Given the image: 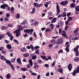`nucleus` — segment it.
Wrapping results in <instances>:
<instances>
[{"instance_id": "f257e3e1", "label": "nucleus", "mask_w": 79, "mask_h": 79, "mask_svg": "<svg viewBox=\"0 0 79 79\" xmlns=\"http://www.w3.org/2000/svg\"><path fill=\"white\" fill-rule=\"evenodd\" d=\"M79 48V45H77L73 49V51L75 52V56H79V52L78 50V49Z\"/></svg>"}, {"instance_id": "f03ea898", "label": "nucleus", "mask_w": 79, "mask_h": 79, "mask_svg": "<svg viewBox=\"0 0 79 79\" xmlns=\"http://www.w3.org/2000/svg\"><path fill=\"white\" fill-rule=\"evenodd\" d=\"M77 73H79V66H77L76 69L74 70L72 74L73 76H75Z\"/></svg>"}, {"instance_id": "7ed1b4c3", "label": "nucleus", "mask_w": 79, "mask_h": 79, "mask_svg": "<svg viewBox=\"0 0 79 79\" xmlns=\"http://www.w3.org/2000/svg\"><path fill=\"white\" fill-rule=\"evenodd\" d=\"M33 31L34 30L33 29L31 30L26 29L24 30V32H26V33H28V34H29L30 35H32Z\"/></svg>"}, {"instance_id": "20e7f679", "label": "nucleus", "mask_w": 79, "mask_h": 79, "mask_svg": "<svg viewBox=\"0 0 79 79\" xmlns=\"http://www.w3.org/2000/svg\"><path fill=\"white\" fill-rule=\"evenodd\" d=\"M56 4L57 5L56 8L57 9L56 12L57 14H56V15H58V14L60 13V6H59V5H58V3H56Z\"/></svg>"}, {"instance_id": "39448f33", "label": "nucleus", "mask_w": 79, "mask_h": 79, "mask_svg": "<svg viewBox=\"0 0 79 79\" xmlns=\"http://www.w3.org/2000/svg\"><path fill=\"white\" fill-rule=\"evenodd\" d=\"M6 34L10 38V40H11V41H12V40H13V39L14 38V37L13 36V35H12V34H11L10 33V32H7L6 33Z\"/></svg>"}, {"instance_id": "423d86ee", "label": "nucleus", "mask_w": 79, "mask_h": 79, "mask_svg": "<svg viewBox=\"0 0 79 79\" xmlns=\"http://www.w3.org/2000/svg\"><path fill=\"white\" fill-rule=\"evenodd\" d=\"M63 38H60L58 40V41L56 44H61L63 43Z\"/></svg>"}, {"instance_id": "0eeeda50", "label": "nucleus", "mask_w": 79, "mask_h": 79, "mask_svg": "<svg viewBox=\"0 0 79 79\" xmlns=\"http://www.w3.org/2000/svg\"><path fill=\"white\" fill-rule=\"evenodd\" d=\"M68 4V2L67 1H64L60 2V4L61 5L63 6H64L65 5H66L67 4Z\"/></svg>"}, {"instance_id": "6e6552de", "label": "nucleus", "mask_w": 79, "mask_h": 79, "mask_svg": "<svg viewBox=\"0 0 79 79\" xmlns=\"http://www.w3.org/2000/svg\"><path fill=\"white\" fill-rule=\"evenodd\" d=\"M68 68L69 71H71L73 69V65H72V64H69L68 66Z\"/></svg>"}, {"instance_id": "1a4fd4ad", "label": "nucleus", "mask_w": 79, "mask_h": 79, "mask_svg": "<svg viewBox=\"0 0 79 79\" xmlns=\"http://www.w3.org/2000/svg\"><path fill=\"white\" fill-rule=\"evenodd\" d=\"M42 3L38 4L37 3H34V6H35V7H40V6H42Z\"/></svg>"}, {"instance_id": "9d476101", "label": "nucleus", "mask_w": 79, "mask_h": 79, "mask_svg": "<svg viewBox=\"0 0 79 79\" xmlns=\"http://www.w3.org/2000/svg\"><path fill=\"white\" fill-rule=\"evenodd\" d=\"M8 5L6 4H4V5H2L0 6V8L2 9H5V8L8 7Z\"/></svg>"}, {"instance_id": "9b49d317", "label": "nucleus", "mask_w": 79, "mask_h": 79, "mask_svg": "<svg viewBox=\"0 0 79 79\" xmlns=\"http://www.w3.org/2000/svg\"><path fill=\"white\" fill-rule=\"evenodd\" d=\"M78 31H79V28H77L76 30L74 31L73 32L74 33V34L75 35H78V33H77Z\"/></svg>"}, {"instance_id": "f8f14e48", "label": "nucleus", "mask_w": 79, "mask_h": 79, "mask_svg": "<svg viewBox=\"0 0 79 79\" xmlns=\"http://www.w3.org/2000/svg\"><path fill=\"white\" fill-rule=\"evenodd\" d=\"M19 31L18 30H17L14 31L13 32L14 33H16V37H19Z\"/></svg>"}, {"instance_id": "ddd939ff", "label": "nucleus", "mask_w": 79, "mask_h": 79, "mask_svg": "<svg viewBox=\"0 0 79 79\" xmlns=\"http://www.w3.org/2000/svg\"><path fill=\"white\" fill-rule=\"evenodd\" d=\"M58 71L59 72L60 74H63V69L61 68H60L58 69Z\"/></svg>"}, {"instance_id": "4468645a", "label": "nucleus", "mask_w": 79, "mask_h": 79, "mask_svg": "<svg viewBox=\"0 0 79 79\" xmlns=\"http://www.w3.org/2000/svg\"><path fill=\"white\" fill-rule=\"evenodd\" d=\"M23 29H24L23 27L21 25H19V29L17 30V31H20L23 30Z\"/></svg>"}, {"instance_id": "2eb2a0df", "label": "nucleus", "mask_w": 79, "mask_h": 79, "mask_svg": "<svg viewBox=\"0 0 79 79\" xmlns=\"http://www.w3.org/2000/svg\"><path fill=\"white\" fill-rule=\"evenodd\" d=\"M17 61L19 64H20V65H21V64H22V63H21V59H20V58H18L17 59Z\"/></svg>"}, {"instance_id": "dca6fc26", "label": "nucleus", "mask_w": 79, "mask_h": 79, "mask_svg": "<svg viewBox=\"0 0 79 79\" xmlns=\"http://www.w3.org/2000/svg\"><path fill=\"white\" fill-rule=\"evenodd\" d=\"M34 54H31V56H33L32 57V60H34L37 58V56L35 55V56H34Z\"/></svg>"}, {"instance_id": "f3484780", "label": "nucleus", "mask_w": 79, "mask_h": 79, "mask_svg": "<svg viewBox=\"0 0 79 79\" xmlns=\"http://www.w3.org/2000/svg\"><path fill=\"white\" fill-rule=\"evenodd\" d=\"M62 32H63V33L62 34V36L65 37L66 38H68V37L66 36V32L64 31H63Z\"/></svg>"}, {"instance_id": "a211bd4d", "label": "nucleus", "mask_w": 79, "mask_h": 79, "mask_svg": "<svg viewBox=\"0 0 79 79\" xmlns=\"http://www.w3.org/2000/svg\"><path fill=\"white\" fill-rule=\"evenodd\" d=\"M50 3H51V2L50 1L47 2L46 4L44 5L45 8H48V5H49V4H50Z\"/></svg>"}, {"instance_id": "6ab92c4d", "label": "nucleus", "mask_w": 79, "mask_h": 79, "mask_svg": "<svg viewBox=\"0 0 79 79\" xmlns=\"http://www.w3.org/2000/svg\"><path fill=\"white\" fill-rule=\"evenodd\" d=\"M73 60L75 62H78L79 61V58L78 57H75L74 58Z\"/></svg>"}, {"instance_id": "aec40b11", "label": "nucleus", "mask_w": 79, "mask_h": 79, "mask_svg": "<svg viewBox=\"0 0 79 79\" xmlns=\"http://www.w3.org/2000/svg\"><path fill=\"white\" fill-rule=\"evenodd\" d=\"M69 46H67L66 47V48L65 49V50L67 52H69Z\"/></svg>"}, {"instance_id": "412c9836", "label": "nucleus", "mask_w": 79, "mask_h": 79, "mask_svg": "<svg viewBox=\"0 0 79 79\" xmlns=\"http://www.w3.org/2000/svg\"><path fill=\"white\" fill-rule=\"evenodd\" d=\"M29 56V54L28 53H26L25 54H24L23 55V56L25 57V58H26L27 57H28Z\"/></svg>"}, {"instance_id": "4be33fe9", "label": "nucleus", "mask_w": 79, "mask_h": 79, "mask_svg": "<svg viewBox=\"0 0 79 79\" xmlns=\"http://www.w3.org/2000/svg\"><path fill=\"white\" fill-rule=\"evenodd\" d=\"M6 48L9 50H10L11 48V46L10 44L7 45L6 46Z\"/></svg>"}, {"instance_id": "5701e85b", "label": "nucleus", "mask_w": 79, "mask_h": 79, "mask_svg": "<svg viewBox=\"0 0 79 79\" xmlns=\"http://www.w3.org/2000/svg\"><path fill=\"white\" fill-rule=\"evenodd\" d=\"M29 64L31 66H32L33 63L32 62V61L31 59H30L29 60Z\"/></svg>"}, {"instance_id": "b1692460", "label": "nucleus", "mask_w": 79, "mask_h": 79, "mask_svg": "<svg viewBox=\"0 0 79 79\" xmlns=\"http://www.w3.org/2000/svg\"><path fill=\"white\" fill-rule=\"evenodd\" d=\"M39 68V65H38L37 64H36L34 66V68L35 69H38Z\"/></svg>"}, {"instance_id": "393cba45", "label": "nucleus", "mask_w": 79, "mask_h": 79, "mask_svg": "<svg viewBox=\"0 0 79 79\" xmlns=\"http://www.w3.org/2000/svg\"><path fill=\"white\" fill-rule=\"evenodd\" d=\"M75 6H76V5L74 3H72L71 4V5H70V6L71 8H75Z\"/></svg>"}, {"instance_id": "a878e982", "label": "nucleus", "mask_w": 79, "mask_h": 79, "mask_svg": "<svg viewBox=\"0 0 79 79\" xmlns=\"http://www.w3.org/2000/svg\"><path fill=\"white\" fill-rule=\"evenodd\" d=\"M56 18H54L51 21V23H55L56 22Z\"/></svg>"}, {"instance_id": "bb28decb", "label": "nucleus", "mask_w": 79, "mask_h": 79, "mask_svg": "<svg viewBox=\"0 0 79 79\" xmlns=\"http://www.w3.org/2000/svg\"><path fill=\"white\" fill-rule=\"evenodd\" d=\"M5 37V35H0V40H2V39Z\"/></svg>"}, {"instance_id": "cd10ccee", "label": "nucleus", "mask_w": 79, "mask_h": 79, "mask_svg": "<svg viewBox=\"0 0 79 79\" xmlns=\"http://www.w3.org/2000/svg\"><path fill=\"white\" fill-rule=\"evenodd\" d=\"M75 10L76 11H79V6L75 7Z\"/></svg>"}, {"instance_id": "c85d7f7f", "label": "nucleus", "mask_w": 79, "mask_h": 79, "mask_svg": "<svg viewBox=\"0 0 79 79\" xmlns=\"http://www.w3.org/2000/svg\"><path fill=\"white\" fill-rule=\"evenodd\" d=\"M15 10L14 9V8L13 7H11V13L12 14H13L14 13V11Z\"/></svg>"}, {"instance_id": "c756f323", "label": "nucleus", "mask_w": 79, "mask_h": 79, "mask_svg": "<svg viewBox=\"0 0 79 79\" xmlns=\"http://www.w3.org/2000/svg\"><path fill=\"white\" fill-rule=\"evenodd\" d=\"M35 11V8H33L32 9V11L31 12V13H32V14H33V13H34Z\"/></svg>"}, {"instance_id": "7c9ffc66", "label": "nucleus", "mask_w": 79, "mask_h": 79, "mask_svg": "<svg viewBox=\"0 0 79 79\" xmlns=\"http://www.w3.org/2000/svg\"><path fill=\"white\" fill-rule=\"evenodd\" d=\"M35 54H38V55L39 54V49H37L35 51Z\"/></svg>"}, {"instance_id": "2f4dec72", "label": "nucleus", "mask_w": 79, "mask_h": 79, "mask_svg": "<svg viewBox=\"0 0 79 79\" xmlns=\"http://www.w3.org/2000/svg\"><path fill=\"white\" fill-rule=\"evenodd\" d=\"M10 66L11 67L12 70H15V67L12 64H11Z\"/></svg>"}, {"instance_id": "473e14b6", "label": "nucleus", "mask_w": 79, "mask_h": 79, "mask_svg": "<svg viewBox=\"0 0 79 79\" xmlns=\"http://www.w3.org/2000/svg\"><path fill=\"white\" fill-rule=\"evenodd\" d=\"M6 62L7 64H9L10 66L11 64V62L8 60H6Z\"/></svg>"}, {"instance_id": "72a5a7b5", "label": "nucleus", "mask_w": 79, "mask_h": 79, "mask_svg": "<svg viewBox=\"0 0 79 79\" xmlns=\"http://www.w3.org/2000/svg\"><path fill=\"white\" fill-rule=\"evenodd\" d=\"M1 60H4V61H5L6 60V59H5V58L3 56H1Z\"/></svg>"}, {"instance_id": "f704fd0d", "label": "nucleus", "mask_w": 79, "mask_h": 79, "mask_svg": "<svg viewBox=\"0 0 79 79\" xmlns=\"http://www.w3.org/2000/svg\"><path fill=\"white\" fill-rule=\"evenodd\" d=\"M21 70L23 71H27V69L24 68L21 69Z\"/></svg>"}, {"instance_id": "c9c22d12", "label": "nucleus", "mask_w": 79, "mask_h": 79, "mask_svg": "<svg viewBox=\"0 0 79 79\" xmlns=\"http://www.w3.org/2000/svg\"><path fill=\"white\" fill-rule=\"evenodd\" d=\"M66 13L64 12L63 13V14H62V17L63 18H64V17H66Z\"/></svg>"}, {"instance_id": "e433bc0d", "label": "nucleus", "mask_w": 79, "mask_h": 79, "mask_svg": "<svg viewBox=\"0 0 79 79\" xmlns=\"http://www.w3.org/2000/svg\"><path fill=\"white\" fill-rule=\"evenodd\" d=\"M10 74H8L6 76V78L7 79H10Z\"/></svg>"}, {"instance_id": "4c0bfd02", "label": "nucleus", "mask_w": 79, "mask_h": 79, "mask_svg": "<svg viewBox=\"0 0 79 79\" xmlns=\"http://www.w3.org/2000/svg\"><path fill=\"white\" fill-rule=\"evenodd\" d=\"M38 24L39 23L37 21L33 23L34 25L35 26H37Z\"/></svg>"}, {"instance_id": "58836bf2", "label": "nucleus", "mask_w": 79, "mask_h": 79, "mask_svg": "<svg viewBox=\"0 0 79 79\" xmlns=\"http://www.w3.org/2000/svg\"><path fill=\"white\" fill-rule=\"evenodd\" d=\"M41 57L43 60H44H44H45V61H46V57H45V56H41Z\"/></svg>"}, {"instance_id": "ea45409f", "label": "nucleus", "mask_w": 79, "mask_h": 79, "mask_svg": "<svg viewBox=\"0 0 79 79\" xmlns=\"http://www.w3.org/2000/svg\"><path fill=\"white\" fill-rule=\"evenodd\" d=\"M23 49H21V52H26V49L25 48H23Z\"/></svg>"}, {"instance_id": "a19ab883", "label": "nucleus", "mask_w": 79, "mask_h": 79, "mask_svg": "<svg viewBox=\"0 0 79 79\" xmlns=\"http://www.w3.org/2000/svg\"><path fill=\"white\" fill-rule=\"evenodd\" d=\"M48 58H46V61H48V60H51V59H52V58L50 56H48Z\"/></svg>"}, {"instance_id": "79ce46f5", "label": "nucleus", "mask_w": 79, "mask_h": 79, "mask_svg": "<svg viewBox=\"0 0 79 79\" xmlns=\"http://www.w3.org/2000/svg\"><path fill=\"white\" fill-rule=\"evenodd\" d=\"M14 42H15L16 44H19L18 41L16 40H14Z\"/></svg>"}, {"instance_id": "37998d69", "label": "nucleus", "mask_w": 79, "mask_h": 79, "mask_svg": "<svg viewBox=\"0 0 79 79\" xmlns=\"http://www.w3.org/2000/svg\"><path fill=\"white\" fill-rule=\"evenodd\" d=\"M50 27H51V28L52 29H53L54 28V25L53 24H51L50 25Z\"/></svg>"}, {"instance_id": "c03bdc74", "label": "nucleus", "mask_w": 79, "mask_h": 79, "mask_svg": "<svg viewBox=\"0 0 79 79\" xmlns=\"http://www.w3.org/2000/svg\"><path fill=\"white\" fill-rule=\"evenodd\" d=\"M20 17V15L19 14H17V16L16 17V18L17 19H19V17Z\"/></svg>"}, {"instance_id": "a18cd8bd", "label": "nucleus", "mask_w": 79, "mask_h": 79, "mask_svg": "<svg viewBox=\"0 0 79 79\" xmlns=\"http://www.w3.org/2000/svg\"><path fill=\"white\" fill-rule=\"evenodd\" d=\"M78 38L77 37H76L74 38H73L72 39V40H77L78 39Z\"/></svg>"}, {"instance_id": "49530a36", "label": "nucleus", "mask_w": 79, "mask_h": 79, "mask_svg": "<svg viewBox=\"0 0 79 79\" xmlns=\"http://www.w3.org/2000/svg\"><path fill=\"white\" fill-rule=\"evenodd\" d=\"M15 60H16V59L14 58L12 59L11 60V61L12 62V63H14L15 61Z\"/></svg>"}, {"instance_id": "de8ad7c7", "label": "nucleus", "mask_w": 79, "mask_h": 79, "mask_svg": "<svg viewBox=\"0 0 79 79\" xmlns=\"http://www.w3.org/2000/svg\"><path fill=\"white\" fill-rule=\"evenodd\" d=\"M4 20L5 21H8L9 20L8 18L7 17H5L4 18Z\"/></svg>"}, {"instance_id": "09e8293b", "label": "nucleus", "mask_w": 79, "mask_h": 79, "mask_svg": "<svg viewBox=\"0 0 79 79\" xmlns=\"http://www.w3.org/2000/svg\"><path fill=\"white\" fill-rule=\"evenodd\" d=\"M51 43L55 44V40H51Z\"/></svg>"}, {"instance_id": "8fccbe9b", "label": "nucleus", "mask_w": 79, "mask_h": 79, "mask_svg": "<svg viewBox=\"0 0 79 79\" xmlns=\"http://www.w3.org/2000/svg\"><path fill=\"white\" fill-rule=\"evenodd\" d=\"M27 21L26 20H24L23 22L21 23V25H23V24H25V23H27Z\"/></svg>"}, {"instance_id": "3c124183", "label": "nucleus", "mask_w": 79, "mask_h": 79, "mask_svg": "<svg viewBox=\"0 0 79 79\" xmlns=\"http://www.w3.org/2000/svg\"><path fill=\"white\" fill-rule=\"evenodd\" d=\"M7 28V27L6 28L5 26H3L2 27V29L3 30H4V29H6Z\"/></svg>"}, {"instance_id": "603ef678", "label": "nucleus", "mask_w": 79, "mask_h": 79, "mask_svg": "<svg viewBox=\"0 0 79 79\" xmlns=\"http://www.w3.org/2000/svg\"><path fill=\"white\" fill-rule=\"evenodd\" d=\"M72 17H69V18H68V21H71V20H72Z\"/></svg>"}, {"instance_id": "864d4df0", "label": "nucleus", "mask_w": 79, "mask_h": 79, "mask_svg": "<svg viewBox=\"0 0 79 79\" xmlns=\"http://www.w3.org/2000/svg\"><path fill=\"white\" fill-rule=\"evenodd\" d=\"M30 48H31L32 49V51L33 52V51H34V47H33V46H32V45H31Z\"/></svg>"}, {"instance_id": "5fc2aeb1", "label": "nucleus", "mask_w": 79, "mask_h": 79, "mask_svg": "<svg viewBox=\"0 0 79 79\" xmlns=\"http://www.w3.org/2000/svg\"><path fill=\"white\" fill-rule=\"evenodd\" d=\"M48 15L51 16V15H52V12H49L48 13Z\"/></svg>"}, {"instance_id": "6e6d98bb", "label": "nucleus", "mask_w": 79, "mask_h": 79, "mask_svg": "<svg viewBox=\"0 0 79 79\" xmlns=\"http://www.w3.org/2000/svg\"><path fill=\"white\" fill-rule=\"evenodd\" d=\"M51 31V30L50 29H48L46 30L45 32H48V31Z\"/></svg>"}, {"instance_id": "4d7b16f0", "label": "nucleus", "mask_w": 79, "mask_h": 79, "mask_svg": "<svg viewBox=\"0 0 79 79\" xmlns=\"http://www.w3.org/2000/svg\"><path fill=\"white\" fill-rule=\"evenodd\" d=\"M55 65V62L54 61L53 62L52 64L51 65L52 66H54Z\"/></svg>"}, {"instance_id": "13d9d810", "label": "nucleus", "mask_w": 79, "mask_h": 79, "mask_svg": "<svg viewBox=\"0 0 79 79\" xmlns=\"http://www.w3.org/2000/svg\"><path fill=\"white\" fill-rule=\"evenodd\" d=\"M8 27H13V25L11 24H8Z\"/></svg>"}, {"instance_id": "bf43d9fd", "label": "nucleus", "mask_w": 79, "mask_h": 79, "mask_svg": "<svg viewBox=\"0 0 79 79\" xmlns=\"http://www.w3.org/2000/svg\"><path fill=\"white\" fill-rule=\"evenodd\" d=\"M31 75H33V76H37V74L35 73H31Z\"/></svg>"}, {"instance_id": "052dcab7", "label": "nucleus", "mask_w": 79, "mask_h": 79, "mask_svg": "<svg viewBox=\"0 0 79 79\" xmlns=\"http://www.w3.org/2000/svg\"><path fill=\"white\" fill-rule=\"evenodd\" d=\"M6 17L7 18H8L10 17V14H6Z\"/></svg>"}, {"instance_id": "680f3d73", "label": "nucleus", "mask_w": 79, "mask_h": 79, "mask_svg": "<svg viewBox=\"0 0 79 79\" xmlns=\"http://www.w3.org/2000/svg\"><path fill=\"white\" fill-rule=\"evenodd\" d=\"M44 66H45V67H46V68H49V66L48 64H45L44 65Z\"/></svg>"}, {"instance_id": "e2e57ef3", "label": "nucleus", "mask_w": 79, "mask_h": 79, "mask_svg": "<svg viewBox=\"0 0 79 79\" xmlns=\"http://www.w3.org/2000/svg\"><path fill=\"white\" fill-rule=\"evenodd\" d=\"M4 41L6 42V44H8L9 42H10V41L7 40H5Z\"/></svg>"}, {"instance_id": "0e129e2a", "label": "nucleus", "mask_w": 79, "mask_h": 79, "mask_svg": "<svg viewBox=\"0 0 79 79\" xmlns=\"http://www.w3.org/2000/svg\"><path fill=\"white\" fill-rule=\"evenodd\" d=\"M33 35L35 37H37V35H36V34H35V33L34 32L33 33Z\"/></svg>"}, {"instance_id": "69168bd1", "label": "nucleus", "mask_w": 79, "mask_h": 79, "mask_svg": "<svg viewBox=\"0 0 79 79\" xmlns=\"http://www.w3.org/2000/svg\"><path fill=\"white\" fill-rule=\"evenodd\" d=\"M63 50H60V51H59L58 52V53H63Z\"/></svg>"}, {"instance_id": "338daca9", "label": "nucleus", "mask_w": 79, "mask_h": 79, "mask_svg": "<svg viewBox=\"0 0 79 79\" xmlns=\"http://www.w3.org/2000/svg\"><path fill=\"white\" fill-rule=\"evenodd\" d=\"M60 25L61 26H63V24H64V22H60Z\"/></svg>"}, {"instance_id": "774afa93", "label": "nucleus", "mask_w": 79, "mask_h": 79, "mask_svg": "<svg viewBox=\"0 0 79 79\" xmlns=\"http://www.w3.org/2000/svg\"><path fill=\"white\" fill-rule=\"evenodd\" d=\"M27 68H31V67L30 66V65L29 64H27Z\"/></svg>"}]
</instances>
